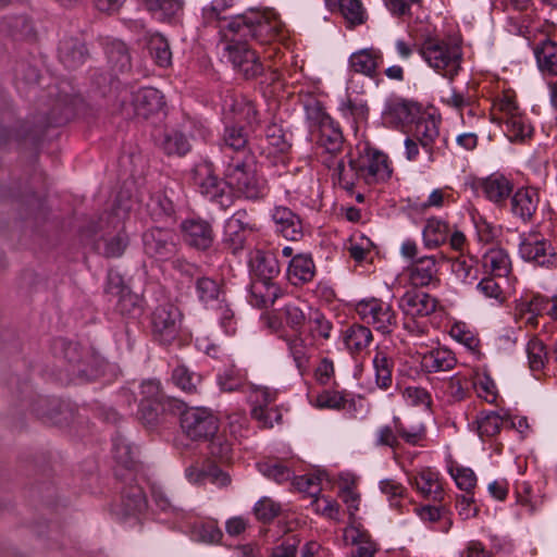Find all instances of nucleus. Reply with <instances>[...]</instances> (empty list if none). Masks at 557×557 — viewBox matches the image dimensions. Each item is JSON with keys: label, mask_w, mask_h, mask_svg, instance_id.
<instances>
[{"label": "nucleus", "mask_w": 557, "mask_h": 557, "mask_svg": "<svg viewBox=\"0 0 557 557\" xmlns=\"http://www.w3.org/2000/svg\"><path fill=\"white\" fill-rule=\"evenodd\" d=\"M181 425L185 434L193 441H209V448L219 453H233L238 448L234 442L224 441L222 434H218L219 420L207 408L196 407L186 409L182 413Z\"/></svg>", "instance_id": "f257e3e1"}, {"label": "nucleus", "mask_w": 557, "mask_h": 557, "mask_svg": "<svg viewBox=\"0 0 557 557\" xmlns=\"http://www.w3.org/2000/svg\"><path fill=\"white\" fill-rule=\"evenodd\" d=\"M113 470L115 478L127 484L121 492L120 512L125 517L141 512L147 500L143 488L135 482L143 465L132 455H117Z\"/></svg>", "instance_id": "f03ea898"}, {"label": "nucleus", "mask_w": 557, "mask_h": 557, "mask_svg": "<svg viewBox=\"0 0 557 557\" xmlns=\"http://www.w3.org/2000/svg\"><path fill=\"white\" fill-rule=\"evenodd\" d=\"M494 120L504 124V132L512 143H522L533 134V127L520 110L515 95L503 92L494 102Z\"/></svg>", "instance_id": "7ed1b4c3"}, {"label": "nucleus", "mask_w": 557, "mask_h": 557, "mask_svg": "<svg viewBox=\"0 0 557 557\" xmlns=\"http://www.w3.org/2000/svg\"><path fill=\"white\" fill-rule=\"evenodd\" d=\"M225 175L231 188L247 199H260L268 193L265 180L257 173L255 157L228 161Z\"/></svg>", "instance_id": "20e7f679"}, {"label": "nucleus", "mask_w": 557, "mask_h": 557, "mask_svg": "<svg viewBox=\"0 0 557 557\" xmlns=\"http://www.w3.org/2000/svg\"><path fill=\"white\" fill-rule=\"evenodd\" d=\"M420 53L444 77L453 79L460 70L461 49L458 45L430 37L423 41Z\"/></svg>", "instance_id": "39448f33"}, {"label": "nucleus", "mask_w": 557, "mask_h": 557, "mask_svg": "<svg viewBox=\"0 0 557 557\" xmlns=\"http://www.w3.org/2000/svg\"><path fill=\"white\" fill-rule=\"evenodd\" d=\"M234 36H251L260 44H270L277 38L282 29L281 21L268 14L252 13L251 15H237L228 23Z\"/></svg>", "instance_id": "423d86ee"}, {"label": "nucleus", "mask_w": 557, "mask_h": 557, "mask_svg": "<svg viewBox=\"0 0 557 557\" xmlns=\"http://www.w3.org/2000/svg\"><path fill=\"white\" fill-rule=\"evenodd\" d=\"M121 110L126 116H141L148 119L159 113L163 107L162 94L152 87L140 88L136 91L124 89L121 91Z\"/></svg>", "instance_id": "0eeeda50"}, {"label": "nucleus", "mask_w": 557, "mask_h": 557, "mask_svg": "<svg viewBox=\"0 0 557 557\" xmlns=\"http://www.w3.org/2000/svg\"><path fill=\"white\" fill-rule=\"evenodd\" d=\"M224 38L228 41L225 50L227 57L232 62L234 69L240 73L244 78L252 79L261 75L264 71V65L260 61L258 52L250 48L246 41L236 39L233 34H223Z\"/></svg>", "instance_id": "6e6552de"}, {"label": "nucleus", "mask_w": 557, "mask_h": 557, "mask_svg": "<svg viewBox=\"0 0 557 557\" xmlns=\"http://www.w3.org/2000/svg\"><path fill=\"white\" fill-rule=\"evenodd\" d=\"M194 183L199 193L221 208H227L232 203V193L228 180L219 178L211 164L202 163L194 170Z\"/></svg>", "instance_id": "1a4fd4ad"}, {"label": "nucleus", "mask_w": 557, "mask_h": 557, "mask_svg": "<svg viewBox=\"0 0 557 557\" xmlns=\"http://www.w3.org/2000/svg\"><path fill=\"white\" fill-rule=\"evenodd\" d=\"M356 312L366 324L383 334L391 333L397 322L392 305L379 298L360 300L356 305Z\"/></svg>", "instance_id": "9d476101"}, {"label": "nucleus", "mask_w": 557, "mask_h": 557, "mask_svg": "<svg viewBox=\"0 0 557 557\" xmlns=\"http://www.w3.org/2000/svg\"><path fill=\"white\" fill-rule=\"evenodd\" d=\"M519 255L540 267L552 269L557 265V252L552 243L535 232L521 235Z\"/></svg>", "instance_id": "9b49d317"}, {"label": "nucleus", "mask_w": 557, "mask_h": 557, "mask_svg": "<svg viewBox=\"0 0 557 557\" xmlns=\"http://www.w3.org/2000/svg\"><path fill=\"white\" fill-rule=\"evenodd\" d=\"M358 166L363 184L371 185L386 181L392 175V168L386 154L377 150L364 148L358 153Z\"/></svg>", "instance_id": "f8f14e48"}, {"label": "nucleus", "mask_w": 557, "mask_h": 557, "mask_svg": "<svg viewBox=\"0 0 557 557\" xmlns=\"http://www.w3.org/2000/svg\"><path fill=\"white\" fill-rule=\"evenodd\" d=\"M154 337L162 344H170L176 338L181 327V312L172 304L158 306L151 317Z\"/></svg>", "instance_id": "ddd939ff"}, {"label": "nucleus", "mask_w": 557, "mask_h": 557, "mask_svg": "<svg viewBox=\"0 0 557 557\" xmlns=\"http://www.w3.org/2000/svg\"><path fill=\"white\" fill-rule=\"evenodd\" d=\"M104 294L108 302L121 314H131L138 308V296L132 293L116 272L108 273Z\"/></svg>", "instance_id": "4468645a"}, {"label": "nucleus", "mask_w": 557, "mask_h": 557, "mask_svg": "<svg viewBox=\"0 0 557 557\" xmlns=\"http://www.w3.org/2000/svg\"><path fill=\"white\" fill-rule=\"evenodd\" d=\"M253 226L252 219L246 210L236 211L225 223L223 244L232 253H237L244 249L247 233L252 232Z\"/></svg>", "instance_id": "2eb2a0df"}, {"label": "nucleus", "mask_w": 557, "mask_h": 557, "mask_svg": "<svg viewBox=\"0 0 557 557\" xmlns=\"http://www.w3.org/2000/svg\"><path fill=\"white\" fill-rule=\"evenodd\" d=\"M143 243L146 255L158 260H166L176 251L174 234L170 230L150 228L144 233Z\"/></svg>", "instance_id": "dca6fc26"}, {"label": "nucleus", "mask_w": 557, "mask_h": 557, "mask_svg": "<svg viewBox=\"0 0 557 557\" xmlns=\"http://www.w3.org/2000/svg\"><path fill=\"white\" fill-rule=\"evenodd\" d=\"M181 231L184 242L197 250L206 251L214 242V232L211 224L202 219L183 221Z\"/></svg>", "instance_id": "f3484780"}, {"label": "nucleus", "mask_w": 557, "mask_h": 557, "mask_svg": "<svg viewBox=\"0 0 557 557\" xmlns=\"http://www.w3.org/2000/svg\"><path fill=\"white\" fill-rule=\"evenodd\" d=\"M318 145L330 154L325 160L333 161L344 150L345 139L337 123L329 115H322L319 122Z\"/></svg>", "instance_id": "a211bd4d"}, {"label": "nucleus", "mask_w": 557, "mask_h": 557, "mask_svg": "<svg viewBox=\"0 0 557 557\" xmlns=\"http://www.w3.org/2000/svg\"><path fill=\"white\" fill-rule=\"evenodd\" d=\"M409 281L414 287H426L440 283L438 267L435 256H424L408 267Z\"/></svg>", "instance_id": "6ab92c4d"}, {"label": "nucleus", "mask_w": 557, "mask_h": 557, "mask_svg": "<svg viewBox=\"0 0 557 557\" xmlns=\"http://www.w3.org/2000/svg\"><path fill=\"white\" fill-rule=\"evenodd\" d=\"M60 345L63 354L62 357L67 363L66 371L70 380L92 379L94 373L89 370V367L85 361V357H88V354H83L79 345L76 343L60 341Z\"/></svg>", "instance_id": "aec40b11"}, {"label": "nucleus", "mask_w": 557, "mask_h": 557, "mask_svg": "<svg viewBox=\"0 0 557 557\" xmlns=\"http://www.w3.org/2000/svg\"><path fill=\"white\" fill-rule=\"evenodd\" d=\"M437 300L416 289L407 290L399 299V308L409 317H426L436 310Z\"/></svg>", "instance_id": "412c9836"}, {"label": "nucleus", "mask_w": 557, "mask_h": 557, "mask_svg": "<svg viewBox=\"0 0 557 557\" xmlns=\"http://www.w3.org/2000/svg\"><path fill=\"white\" fill-rule=\"evenodd\" d=\"M223 151L230 161L253 157L248 146V135L243 126H227L223 134Z\"/></svg>", "instance_id": "4be33fe9"}, {"label": "nucleus", "mask_w": 557, "mask_h": 557, "mask_svg": "<svg viewBox=\"0 0 557 557\" xmlns=\"http://www.w3.org/2000/svg\"><path fill=\"white\" fill-rule=\"evenodd\" d=\"M357 162L358 157H354L351 154L349 156L347 166L343 159H338L337 161L324 160L327 168H334V175L337 177L338 185L348 191H352L357 185L363 183L361 178V171H359Z\"/></svg>", "instance_id": "5701e85b"}, {"label": "nucleus", "mask_w": 557, "mask_h": 557, "mask_svg": "<svg viewBox=\"0 0 557 557\" xmlns=\"http://www.w3.org/2000/svg\"><path fill=\"white\" fill-rule=\"evenodd\" d=\"M272 219L275 230L289 240H298L302 237V225L298 215L286 207H276Z\"/></svg>", "instance_id": "b1692460"}, {"label": "nucleus", "mask_w": 557, "mask_h": 557, "mask_svg": "<svg viewBox=\"0 0 557 557\" xmlns=\"http://www.w3.org/2000/svg\"><path fill=\"white\" fill-rule=\"evenodd\" d=\"M233 0H213L202 10L203 22L207 25H216L224 34H232L228 23L235 18L231 13Z\"/></svg>", "instance_id": "393cba45"}, {"label": "nucleus", "mask_w": 557, "mask_h": 557, "mask_svg": "<svg viewBox=\"0 0 557 557\" xmlns=\"http://www.w3.org/2000/svg\"><path fill=\"white\" fill-rule=\"evenodd\" d=\"M539 194L533 188H520L511 198V212L523 222H530L537 210Z\"/></svg>", "instance_id": "a878e982"}, {"label": "nucleus", "mask_w": 557, "mask_h": 557, "mask_svg": "<svg viewBox=\"0 0 557 557\" xmlns=\"http://www.w3.org/2000/svg\"><path fill=\"white\" fill-rule=\"evenodd\" d=\"M383 57L380 50L370 48L354 52L349 58V67L352 72L374 77L381 65Z\"/></svg>", "instance_id": "bb28decb"}, {"label": "nucleus", "mask_w": 557, "mask_h": 557, "mask_svg": "<svg viewBox=\"0 0 557 557\" xmlns=\"http://www.w3.org/2000/svg\"><path fill=\"white\" fill-rule=\"evenodd\" d=\"M457 364L455 354L446 347L434 348L421 357V367L428 373L453 370Z\"/></svg>", "instance_id": "cd10ccee"}, {"label": "nucleus", "mask_w": 557, "mask_h": 557, "mask_svg": "<svg viewBox=\"0 0 557 557\" xmlns=\"http://www.w3.org/2000/svg\"><path fill=\"white\" fill-rule=\"evenodd\" d=\"M315 274V265L310 255L299 253L293 257L287 269V278L295 285L311 282Z\"/></svg>", "instance_id": "c85d7f7f"}, {"label": "nucleus", "mask_w": 557, "mask_h": 557, "mask_svg": "<svg viewBox=\"0 0 557 557\" xmlns=\"http://www.w3.org/2000/svg\"><path fill=\"white\" fill-rule=\"evenodd\" d=\"M59 59L67 69H76L87 58L85 44L75 37L64 38L59 45Z\"/></svg>", "instance_id": "c756f323"}, {"label": "nucleus", "mask_w": 557, "mask_h": 557, "mask_svg": "<svg viewBox=\"0 0 557 557\" xmlns=\"http://www.w3.org/2000/svg\"><path fill=\"white\" fill-rule=\"evenodd\" d=\"M252 280L275 281L280 274V265L276 258L268 252L257 250L250 260Z\"/></svg>", "instance_id": "7c9ffc66"}, {"label": "nucleus", "mask_w": 557, "mask_h": 557, "mask_svg": "<svg viewBox=\"0 0 557 557\" xmlns=\"http://www.w3.org/2000/svg\"><path fill=\"white\" fill-rule=\"evenodd\" d=\"M281 288L275 281L252 280L250 304L258 308H268L280 297Z\"/></svg>", "instance_id": "2f4dec72"}, {"label": "nucleus", "mask_w": 557, "mask_h": 557, "mask_svg": "<svg viewBox=\"0 0 557 557\" xmlns=\"http://www.w3.org/2000/svg\"><path fill=\"white\" fill-rule=\"evenodd\" d=\"M438 135V122L434 117H420L416 122L412 137L416 138L420 146L429 153L430 159H432L433 147Z\"/></svg>", "instance_id": "473e14b6"}, {"label": "nucleus", "mask_w": 557, "mask_h": 557, "mask_svg": "<svg viewBox=\"0 0 557 557\" xmlns=\"http://www.w3.org/2000/svg\"><path fill=\"white\" fill-rule=\"evenodd\" d=\"M481 188L488 200L498 205L506 201L512 191V185L509 180L497 174H493L483 180Z\"/></svg>", "instance_id": "72a5a7b5"}, {"label": "nucleus", "mask_w": 557, "mask_h": 557, "mask_svg": "<svg viewBox=\"0 0 557 557\" xmlns=\"http://www.w3.org/2000/svg\"><path fill=\"white\" fill-rule=\"evenodd\" d=\"M372 362L376 386L383 391L388 389L393 384L394 359L386 351L376 349Z\"/></svg>", "instance_id": "f704fd0d"}, {"label": "nucleus", "mask_w": 557, "mask_h": 557, "mask_svg": "<svg viewBox=\"0 0 557 557\" xmlns=\"http://www.w3.org/2000/svg\"><path fill=\"white\" fill-rule=\"evenodd\" d=\"M483 268L494 276L505 277L511 271L508 253L502 248H491L482 257Z\"/></svg>", "instance_id": "c9c22d12"}, {"label": "nucleus", "mask_w": 557, "mask_h": 557, "mask_svg": "<svg viewBox=\"0 0 557 557\" xmlns=\"http://www.w3.org/2000/svg\"><path fill=\"white\" fill-rule=\"evenodd\" d=\"M145 7L152 15L160 20L171 22L183 12V0H143Z\"/></svg>", "instance_id": "e433bc0d"}, {"label": "nucleus", "mask_w": 557, "mask_h": 557, "mask_svg": "<svg viewBox=\"0 0 557 557\" xmlns=\"http://www.w3.org/2000/svg\"><path fill=\"white\" fill-rule=\"evenodd\" d=\"M373 341L371 330L362 324H352L344 335V343L347 349L352 354H358L366 349Z\"/></svg>", "instance_id": "4c0bfd02"}, {"label": "nucleus", "mask_w": 557, "mask_h": 557, "mask_svg": "<svg viewBox=\"0 0 557 557\" xmlns=\"http://www.w3.org/2000/svg\"><path fill=\"white\" fill-rule=\"evenodd\" d=\"M448 233L449 227L446 222L431 218L426 221L422 232L423 244L429 249L437 248L447 240Z\"/></svg>", "instance_id": "58836bf2"}, {"label": "nucleus", "mask_w": 557, "mask_h": 557, "mask_svg": "<svg viewBox=\"0 0 557 557\" xmlns=\"http://www.w3.org/2000/svg\"><path fill=\"white\" fill-rule=\"evenodd\" d=\"M108 62L116 74L126 73L132 67L131 55L126 45L122 41H112L107 47Z\"/></svg>", "instance_id": "ea45409f"}, {"label": "nucleus", "mask_w": 557, "mask_h": 557, "mask_svg": "<svg viewBox=\"0 0 557 557\" xmlns=\"http://www.w3.org/2000/svg\"><path fill=\"white\" fill-rule=\"evenodd\" d=\"M308 310V327L309 334L313 341H327L331 337L333 324L319 310L305 306Z\"/></svg>", "instance_id": "a19ab883"}, {"label": "nucleus", "mask_w": 557, "mask_h": 557, "mask_svg": "<svg viewBox=\"0 0 557 557\" xmlns=\"http://www.w3.org/2000/svg\"><path fill=\"white\" fill-rule=\"evenodd\" d=\"M509 414L498 411H482L476 419L478 431L481 436H494L499 433L504 423L508 422Z\"/></svg>", "instance_id": "79ce46f5"}, {"label": "nucleus", "mask_w": 557, "mask_h": 557, "mask_svg": "<svg viewBox=\"0 0 557 557\" xmlns=\"http://www.w3.org/2000/svg\"><path fill=\"white\" fill-rule=\"evenodd\" d=\"M534 53L542 72L557 75V42L545 40L535 48Z\"/></svg>", "instance_id": "37998d69"}, {"label": "nucleus", "mask_w": 557, "mask_h": 557, "mask_svg": "<svg viewBox=\"0 0 557 557\" xmlns=\"http://www.w3.org/2000/svg\"><path fill=\"white\" fill-rule=\"evenodd\" d=\"M286 344L298 371L304 374L307 372L310 362L309 347L305 338L301 335H294L286 338Z\"/></svg>", "instance_id": "c03bdc74"}, {"label": "nucleus", "mask_w": 557, "mask_h": 557, "mask_svg": "<svg viewBox=\"0 0 557 557\" xmlns=\"http://www.w3.org/2000/svg\"><path fill=\"white\" fill-rule=\"evenodd\" d=\"M172 381L183 392L194 394L198 392L201 375L191 371L185 364H177L172 372Z\"/></svg>", "instance_id": "a18cd8bd"}, {"label": "nucleus", "mask_w": 557, "mask_h": 557, "mask_svg": "<svg viewBox=\"0 0 557 557\" xmlns=\"http://www.w3.org/2000/svg\"><path fill=\"white\" fill-rule=\"evenodd\" d=\"M394 424L400 443L404 442L410 446H423L426 440V430L423 424L406 425L399 418H394Z\"/></svg>", "instance_id": "49530a36"}, {"label": "nucleus", "mask_w": 557, "mask_h": 557, "mask_svg": "<svg viewBox=\"0 0 557 557\" xmlns=\"http://www.w3.org/2000/svg\"><path fill=\"white\" fill-rule=\"evenodd\" d=\"M148 49L156 64L168 67L172 63V51L169 41L161 34L151 35Z\"/></svg>", "instance_id": "de8ad7c7"}, {"label": "nucleus", "mask_w": 557, "mask_h": 557, "mask_svg": "<svg viewBox=\"0 0 557 557\" xmlns=\"http://www.w3.org/2000/svg\"><path fill=\"white\" fill-rule=\"evenodd\" d=\"M468 384L467 377L457 373L443 382L442 391L449 403H458L467 397Z\"/></svg>", "instance_id": "09e8293b"}, {"label": "nucleus", "mask_w": 557, "mask_h": 557, "mask_svg": "<svg viewBox=\"0 0 557 557\" xmlns=\"http://www.w3.org/2000/svg\"><path fill=\"white\" fill-rule=\"evenodd\" d=\"M451 270L463 283L471 284L479 277L478 261L472 257H457L451 262Z\"/></svg>", "instance_id": "8fccbe9b"}, {"label": "nucleus", "mask_w": 557, "mask_h": 557, "mask_svg": "<svg viewBox=\"0 0 557 557\" xmlns=\"http://www.w3.org/2000/svg\"><path fill=\"white\" fill-rule=\"evenodd\" d=\"M186 476L193 483H200L206 478H211L212 482H219L222 485H226L231 482V478L227 473L223 472L218 466L210 465L208 469H198L195 466H190L186 469Z\"/></svg>", "instance_id": "3c124183"}, {"label": "nucleus", "mask_w": 557, "mask_h": 557, "mask_svg": "<svg viewBox=\"0 0 557 557\" xmlns=\"http://www.w3.org/2000/svg\"><path fill=\"white\" fill-rule=\"evenodd\" d=\"M161 147L166 154L177 156H184L190 149L189 141L184 134L174 129L164 133Z\"/></svg>", "instance_id": "603ef678"}, {"label": "nucleus", "mask_w": 557, "mask_h": 557, "mask_svg": "<svg viewBox=\"0 0 557 557\" xmlns=\"http://www.w3.org/2000/svg\"><path fill=\"white\" fill-rule=\"evenodd\" d=\"M219 385L224 392L243 391L248 387L246 374L236 367H230L219 376Z\"/></svg>", "instance_id": "864d4df0"}, {"label": "nucleus", "mask_w": 557, "mask_h": 557, "mask_svg": "<svg viewBox=\"0 0 557 557\" xmlns=\"http://www.w3.org/2000/svg\"><path fill=\"white\" fill-rule=\"evenodd\" d=\"M163 403H147L140 401L138 418L147 428H153L158 425L163 419V412L165 410V404Z\"/></svg>", "instance_id": "5fc2aeb1"}, {"label": "nucleus", "mask_w": 557, "mask_h": 557, "mask_svg": "<svg viewBox=\"0 0 557 557\" xmlns=\"http://www.w3.org/2000/svg\"><path fill=\"white\" fill-rule=\"evenodd\" d=\"M527 354L531 371L539 372L544 369L548 357L546 347L540 338L532 337L528 342Z\"/></svg>", "instance_id": "6e6d98bb"}, {"label": "nucleus", "mask_w": 557, "mask_h": 557, "mask_svg": "<svg viewBox=\"0 0 557 557\" xmlns=\"http://www.w3.org/2000/svg\"><path fill=\"white\" fill-rule=\"evenodd\" d=\"M231 110L239 120H245L250 126L259 124V113L255 103L246 97H236L232 100Z\"/></svg>", "instance_id": "4d7b16f0"}, {"label": "nucleus", "mask_w": 557, "mask_h": 557, "mask_svg": "<svg viewBox=\"0 0 557 557\" xmlns=\"http://www.w3.org/2000/svg\"><path fill=\"white\" fill-rule=\"evenodd\" d=\"M384 114L394 123H406L412 116V106L404 99H389L386 103Z\"/></svg>", "instance_id": "13d9d810"}, {"label": "nucleus", "mask_w": 557, "mask_h": 557, "mask_svg": "<svg viewBox=\"0 0 557 557\" xmlns=\"http://www.w3.org/2000/svg\"><path fill=\"white\" fill-rule=\"evenodd\" d=\"M259 471L277 483L288 481L292 478V470L274 458L258 462Z\"/></svg>", "instance_id": "bf43d9fd"}, {"label": "nucleus", "mask_w": 557, "mask_h": 557, "mask_svg": "<svg viewBox=\"0 0 557 557\" xmlns=\"http://www.w3.org/2000/svg\"><path fill=\"white\" fill-rule=\"evenodd\" d=\"M196 293L201 302L208 304L213 300H219L222 289L218 281L202 276L196 281Z\"/></svg>", "instance_id": "052dcab7"}, {"label": "nucleus", "mask_w": 557, "mask_h": 557, "mask_svg": "<svg viewBox=\"0 0 557 557\" xmlns=\"http://www.w3.org/2000/svg\"><path fill=\"white\" fill-rule=\"evenodd\" d=\"M347 396L345 392L324 391L317 396L315 406L321 409L341 410L346 408L348 403H352Z\"/></svg>", "instance_id": "680f3d73"}, {"label": "nucleus", "mask_w": 557, "mask_h": 557, "mask_svg": "<svg viewBox=\"0 0 557 557\" xmlns=\"http://www.w3.org/2000/svg\"><path fill=\"white\" fill-rule=\"evenodd\" d=\"M140 401L147 403H163L168 401L169 405L171 403H175L177 409H181L182 404L177 400L166 398L161 391L160 382L156 380H148L141 383L140 385Z\"/></svg>", "instance_id": "e2e57ef3"}, {"label": "nucleus", "mask_w": 557, "mask_h": 557, "mask_svg": "<svg viewBox=\"0 0 557 557\" xmlns=\"http://www.w3.org/2000/svg\"><path fill=\"white\" fill-rule=\"evenodd\" d=\"M338 4L341 13L348 23L351 25L364 23L367 13L361 0H338Z\"/></svg>", "instance_id": "0e129e2a"}, {"label": "nucleus", "mask_w": 557, "mask_h": 557, "mask_svg": "<svg viewBox=\"0 0 557 557\" xmlns=\"http://www.w3.org/2000/svg\"><path fill=\"white\" fill-rule=\"evenodd\" d=\"M448 470L460 490L470 493L474 488L476 478L471 469L460 467L455 461L450 460Z\"/></svg>", "instance_id": "69168bd1"}, {"label": "nucleus", "mask_w": 557, "mask_h": 557, "mask_svg": "<svg viewBox=\"0 0 557 557\" xmlns=\"http://www.w3.org/2000/svg\"><path fill=\"white\" fill-rule=\"evenodd\" d=\"M102 255L107 258L121 257L128 246V236L121 231L115 235L102 239Z\"/></svg>", "instance_id": "338daca9"}, {"label": "nucleus", "mask_w": 557, "mask_h": 557, "mask_svg": "<svg viewBox=\"0 0 557 557\" xmlns=\"http://www.w3.org/2000/svg\"><path fill=\"white\" fill-rule=\"evenodd\" d=\"M193 536L196 541L214 544L221 541L223 533L214 521H207L194 525Z\"/></svg>", "instance_id": "774afa93"}]
</instances>
